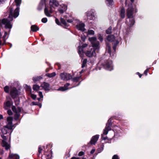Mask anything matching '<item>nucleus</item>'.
Wrapping results in <instances>:
<instances>
[{
    "label": "nucleus",
    "instance_id": "1",
    "mask_svg": "<svg viewBox=\"0 0 159 159\" xmlns=\"http://www.w3.org/2000/svg\"><path fill=\"white\" fill-rule=\"evenodd\" d=\"M50 7L48 8L46 7L45 0H41L39 5L41 9L44 7H45L44 9V13L46 16L50 17L51 16V14L52 13L54 10L52 8L58 6V3L55 0H50L49 1Z\"/></svg>",
    "mask_w": 159,
    "mask_h": 159
},
{
    "label": "nucleus",
    "instance_id": "2",
    "mask_svg": "<svg viewBox=\"0 0 159 159\" xmlns=\"http://www.w3.org/2000/svg\"><path fill=\"white\" fill-rule=\"evenodd\" d=\"M16 4V8L13 11V9L12 6L10 7L8 9L7 15H8L7 18H4L2 20H13L16 19L19 15L20 6L21 4V0H15Z\"/></svg>",
    "mask_w": 159,
    "mask_h": 159
},
{
    "label": "nucleus",
    "instance_id": "3",
    "mask_svg": "<svg viewBox=\"0 0 159 159\" xmlns=\"http://www.w3.org/2000/svg\"><path fill=\"white\" fill-rule=\"evenodd\" d=\"M93 48L87 51L85 54L86 56L89 57H91L96 56V52L99 48V43L95 37H92L89 38Z\"/></svg>",
    "mask_w": 159,
    "mask_h": 159
},
{
    "label": "nucleus",
    "instance_id": "4",
    "mask_svg": "<svg viewBox=\"0 0 159 159\" xmlns=\"http://www.w3.org/2000/svg\"><path fill=\"white\" fill-rule=\"evenodd\" d=\"M137 11V10L135 7H133L132 4H129L126 10V16L127 18L129 19H133L135 16L134 14Z\"/></svg>",
    "mask_w": 159,
    "mask_h": 159
},
{
    "label": "nucleus",
    "instance_id": "5",
    "mask_svg": "<svg viewBox=\"0 0 159 159\" xmlns=\"http://www.w3.org/2000/svg\"><path fill=\"white\" fill-rule=\"evenodd\" d=\"M85 14L89 20H94L96 18V13L94 9H91L86 12Z\"/></svg>",
    "mask_w": 159,
    "mask_h": 159
},
{
    "label": "nucleus",
    "instance_id": "6",
    "mask_svg": "<svg viewBox=\"0 0 159 159\" xmlns=\"http://www.w3.org/2000/svg\"><path fill=\"white\" fill-rule=\"evenodd\" d=\"M110 122V120H108L106 126L104 130L103 134L102 135V138L104 140H106L107 139V137L105 136V135H107L108 133V131L111 129L110 126L111 124V123H109Z\"/></svg>",
    "mask_w": 159,
    "mask_h": 159
},
{
    "label": "nucleus",
    "instance_id": "7",
    "mask_svg": "<svg viewBox=\"0 0 159 159\" xmlns=\"http://www.w3.org/2000/svg\"><path fill=\"white\" fill-rule=\"evenodd\" d=\"M0 26L11 29L12 27V25L10 20H0Z\"/></svg>",
    "mask_w": 159,
    "mask_h": 159
},
{
    "label": "nucleus",
    "instance_id": "8",
    "mask_svg": "<svg viewBox=\"0 0 159 159\" xmlns=\"http://www.w3.org/2000/svg\"><path fill=\"white\" fill-rule=\"evenodd\" d=\"M12 109L13 111L16 113L15 115L14 118L16 120L18 119L20 116V112L21 111V109L19 107L16 108L15 106H12Z\"/></svg>",
    "mask_w": 159,
    "mask_h": 159
},
{
    "label": "nucleus",
    "instance_id": "9",
    "mask_svg": "<svg viewBox=\"0 0 159 159\" xmlns=\"http://www.w3.org/2000/svg\"><path fill=\"white\" fill-rule=\"evenodd\" d=\"M61 80H67L72 78L71 75L69 73H63L60 75Z\"/></svg>",
    "mask_w": 159,
    "mask_h": 159
},
{
    "label": "nucleus",
    "instance_id": "10",
    "mask_svg": "<svg viewBox=\"0 0 159 159\" xmlns=\"http://www.w3.org/2000/svg\"><path fill=\"white\" fill-rule=\"evenodd\" d=\"M13 118L12 117L9 116L7 117V125L5 126L9 129H13L14 125L12 124V120Z\"/></svg>",
    "mask_w": 159,
    "mask_h": 159
},
{
    "label": "nucleus",
    "instance_id": "11",
    "mask_svg": "<svg viewBox=\"0 0 159 159\" xmlns=\"http://www.w3.org/2000/svg\"><path fill=\"white\" fill-rule=\"evenodd\" d=\"M1 137L3 139V140L2 141V146L3 147H5L6 149L7 150L10 148V145L9 143L5 141V140H6V136L4 135H1Z\"/></svg>",
    "mask_w": 159,
    "mask_h": 159
},
{
    "label": "nucleus",
    "instance_id": "12",
    "mask_svg": "<svg viewBox=\"0 0 159 159\" xmlns=\"http://www.w3.org/2000/svg\"><path fill=\"white\" fill-rule=\"evenodd\" d=\"M88 44L86 43L83 44L81 46H79L78 48V52L81 57H83V55L84 53L83 49L84 48L87 47Z\"/></svg>",
    "mask_w": 159,
    "mask_h": 159
},
{
    "label": "nucleus",
    "instance_id": "13",
    "mask_svg": "<svg viewBox=\"0 0 159 159\" xmlns=\"http://www.w3.org/2000/svg\"><path fill=\"white\" fill-rule=\"evenodd\" d=\"M104 67L109 70H111L113 69L112 62L111 61H107L104 65Z\"/></svg>",
    "mask_w": 159,
    "mask_h": 159
},
{
    "label": "nucleus",
    "instance_id": "14",
    "mask_svg": "<svg viewBox=\"0 0 159 159\" xmlns=\"http://www.w3.org/2000/svg\"><path fill=\"white\" fill-rule=\"evenodd\" d=\"M67 9V6L64 4H62L58 6V11L59 13L62 14Z\"/></svg>",
    "mask_w": 159,
    "mask_h": 159
},
{
    "label": "nucleus",
    "instance_id": "15",
    "mask_svg": "<svg viewBox=\"0 0 159 159\" xmlns=\"http://www.w3.org/2000/svg\"><path fill=\"white\" fill-rule=\"evenodd\" d=\"M12 130L5 126L2 129V132L3 134H6L7 133H10V134L12 132Z\"/></svg>",
    "mask_w": 159,
    "mask_h": 159
},
{
    "label": "nucleus",
    "instance_id": "16",
    "mask_svg": "<svg viewBox=\"0 0 159 159\" xmlns=\"http://www.w3.org/2000/svg\"><path fill=\"white\" fill-rule=\"evenodd\" d=\"M10 94L13 98H15L18 95L17 91L16 88H13L11 90Z\"/></svg>",
    "mask_w": 159,
    "mask_h": 159
},
{
    "label": "nucleus",
    "instance_id": "17",
    "mask_svg": "<svg viewBox=\"0 0 159 159\" xmlns=\"http://www.w3.org/2000/svg\"><path fill=\"white\" fill-rule=\"evenodd\" d=\"M84 26L85 25L84 23H80L76 25V28L79 30H81L83 32L85 30V29L84 28Z\"/></svg>",
    "mask_w": 159,
    "mask_h": 159
},
{
    "label": "nucleus",
    "instance_id": "18",
    "mask_svg": "<svg viewBox=\"0 0 159 159\" xmlns=\"http://www.w3.org/2000/svg\"><path fill=\"white\" fill-rule=\"evenodd\" d=\"M55 22L58 25L62 26H67L68 25L66 20H55Z\"/></svg>",
    "mask_w": 159,
    "mask_h": 159
},
{
    "label": "nucleus",
    "instance_id": "19",
    "mask_svg": "<svg viewBox=\"0 0 159 159\" xmlns=\"http://www.w3.org/2000/svg\"><path fill=\"white\" fill-rule=\"evenodd\" d=\"M99 137V135H96L93 136L90 141L91 144H94L98 140Z\"/></svg>",
    "mask_w": 159,
    "mask_h": 159
},
{
    "label": "nucleus",
    "instance_id": "20",
    "mask_svg": "<svg viewBox=\"0 0 159 159\" xmlns=\"http://www.w3.org/2000/svg\"><path fill=\"white\" fill-rule=\"evenodd\" d=\"M41 86L45 90H49L50 89V85L49 84L46 82H43L42 83Z\"/></svg>",
    "mask_w": 159,
    "mask_h": 159
},
{
    "label": "nucleus",
    "instance_id": "21",
    "mask_svg": "<svg viewBox=\"0 0 159 159\" xmlns=\"http://www.w3.org/2000/svg\"><path fill=\"white\" fill-rule=\"evenodd\" d=\"M70 85V84L67 83L65 85L64 87H61L58 89L57 90L64 91L69 89H70L71 88H68L67 87Z\"/></svg>",
    "mask_w": 159,
    "mask_h": 159
},
{
    "label": "nucleus",
    "instance_id": "22",
    "mask_svg": "<svg viewBox=\"0 0 159 159\" xmlns=\"http://www.w3.org/2000/svg\"><path fill=\"white\" fill-rule=\"evenodd\" d=\"M8 158L9 159H19V157L17 155L11 153L10 152Z\"/></svg>",
    "mask_w": 159,
    "mask_h": 159
},
{
    "label": "nucleus",
    "instance_id": "23",
    "mask_svg": "<svg viewBox=\"0 0 159 159\" xmlns=\"http://www.w3.org/2000/svg\"><path fill=\"white\" fill-rule=\"evenodd\" d=\"M107 40L109 42H116V40H117V39H115L114 36L113 35H109L107 39Z\"/></svg>",
    "mask_w": 159,
    "mask_h": 159
},
{
    "label": "nucleus",
    "instance_id": "24",
    "mask_svg": "<svg viewBox=\"0 0 159 159\" xmlns=\"http://www.w3.org/2000/svg\"><path fill=\"white\" fill-rule=\"evenodd\" d=\"M39 29V28L35 25H32L31 27V30L33 32L37 31Z\"/></svg>",
    "mask_w": 159,
    "mask_h": 159
},
{
    "label": "nucleus",
    "instance_id": "25",
    "mask_svg": "<svg viewBox=\"0 0 159 159\" xmlns=\"http://www.w3.org/2000/svg\"><path fill=\"white\" fill-rule=\"evenodd\" d=\"M125 10L124 7L121 8L120 12V16L122 19L124 18L125 17Z\"/></svg>",
    "mask_w": 159,
    "mask_h": 159
},
{
    "label": "nucleus",
    "instance_id": "26",
    "mask_svg": "<svg viewBox=\"0 0 159 159\" xmlns=\"http://www.w3.org/2000/svg\"><path fill=\"white\" fill-rule=\"evenodd\" d=\"M11 103L9 101H7L4 104V108L5 109H7L8 107H10L11 104Z\"/></svg>",
    "mask_w": 159,
    "mask_h": 159
},
{
    "label": "nucleus",
    "instance_id": "27",
    "mask_svg": "<svg viewBox=\"0 0 159 159\" xmlns=\"http://www.w3.org/2000/svg\"><path fill=\"white\" fill-rule=\"evenodd\" d=\"M106 51H107V52L110 54V56H111V46L107 43V47H106Z\"/></svg>",
    "mask_w": 159,
    "mask_h": 159
},
{
    "label": "nucleus",
    "instance_id": "28",
    "mask_svg": "<svg viewBox=\"0 0 159 159\" xmlns=\"http://www.w3.org/2000/svg\"><path fill=\"white\" fill-rule=\"evenodd\" d=\"M106 2L109 6H111L114 4L113 0H106Z\"/></svg>",
    "mask_w": 159,
    "mask_h": 159
},
{
    "label": "nucleus",
    "instance_id": "29",
    "mask_svg": "<svg viewBox=\"0 0 159 159\" xmlns=\"http://www.w3.org/2000/svg\"><path fill=\"white\" fill-rule=\"evenodd\" d=\"M126 23L129 26H131L134 23V20H127Z\"/></svg>",
    "mask_w": 159,
    "mask_h": 159
},
{
    "label": "nucleus",
    "instance_id": "30",
    "mask_svg": "<svg viewBox=\"0 0 159 159\" xmlns=\"http://www.w3.org/2000/svg\"><path fill=\"white\" fill-rule=\"evenodd\" d=\"M42 78L41 76H34L33 77V80L34 82H36Z\"/></svg>",
    "mask_w": 159,
    "mask_h": 159
},
{
    "label": "nucleus",
    "instance_id": "31",
    "mask_svg": "<svg viewBox=\"0 0 159 159\" xmlns=\"http://www.w3.org/2000/svg\"><path fill=\"white\" fill-rule=\"evenodd\" d=\"M56 75L55 72H53L51 73H47L46 74V76L49 77L51 78L55 76Z\"/></svg>",
    "mask_w": 159,
    "mask_h": 159
},
{
    "label": "nucleus",
    "instance_id": "32",
    "mask_svg": "<svg viewBox=\"0 0 159 159\" xmlns=\"http://www.w3.org/2000/svg\"><path fill=\"white\" fill-rule=\"evenodd\" d=\"M33 88L34 90L37 91L39 89L40 87L38 85L35 84L33 85Z\"/></svg>",
    "mask_w": 159,
    "mask_h": 159
},
{
    "label": "nucleus",
    "instance_id": "33",
    "mask_svg": "<svg viewBox=\"0 0 159 159\" xmlns=\"http://www.w3.org/2000/svg\"><path fill=\"white\" fill-rule=\"evenodd\" d=\"M26 87V90L28 91L30 93H31V89L30 87L28 86L27 85H25Z\"/></svg>",
    "mask_w": 159,
    "mask_h": 159
},
{
    "label": "nucleus",
    "instance_id": "34",
    "mask_svg": "<svg viewBox=\"0 0 159 159\" xmlns=\"http://www.w3.org/2000/svg\"><path fill=\"white\" fill-rule=\"evenodd\" d=\"M87 62V60L86 59H84L83 61L82 64V67L83 68L85 66L86 63Z\"/></svg>",
    "mask_w": 159,
    "mask_h": 159
},
{
    "label": "nucleus",
    "instance_id": "35",
    "mask_svg": "<svg viewBox=\"0 0 159 159\" xmlns=\"http://www.w3.org/2000/svg\"><path fill=\"white\" fill-rule=\"evenodd\" d=\"M112 28L109 27L106 31V33L107 34H110L111 32Z\"/></svg>",
    "mask_w": 159,
    "mask_h": 159
},
{
    "label": "nucleus",
    "instance_id": "36",
    "mask_svg": "<svg viewBox=\"0 0 159 159\" xmlns=\"http://www.w3.org/2000/svg\"><path fill=\"white\" fill-rule=\"evenodd\" d=\"M94 32L93 30H89L88 31V33L86 34H87L91 35V34H94Z\"/></svg>",
    "mask_w": 159,
    "mask_h": 159
},
{
    "label": "nucleus",
    "instance_id": "37",
    "mask_svg": "<svg viewBox=\"0 0 159 159\" xmlns=\"http://www.w3.org/2000/svg\"><path fill=\"white\" fill-rule=\"evenodd\" d=\"M119 42L118 41L116 40V42L114 43V45L113 47V48L115 51L116 50V46L118 44Z\"/></svg>",
    "mask_w": 159,
    "mask_h": 159
},
{
    "label": "nucleus",
    "instance_id": "38",
    "mask_svg": "<svg viewBox=\"0 0 159 159\" xmlns=\"http://www.w3.org/2000/svg\"><path fill=\"white\" fill-rule=\"evenodd\" d=\"M80 78V77H76L73 78L72 80L74 82H77L79 80Z\"/></svg>",
    "mask_w": 159,
    "mask_h": 159
},
{
    "label": "nucleus",
    "instance_id": "39",
    "mask_svg": "<svg viewBox=\"0 0 159 159\" xmlns=\"http://www.w3.org/2000/svg\"><path fill=\"white\" fill-rule=\"evenodd\" d=\"M9 88L8 86H6L4 88V90L7 93H9Z\"/></svg>",
    "mask_w": 159,
    "mask_h": 159
},
{
    "label": "nucleus",
    "instance_id": "40",
    "mask_svg": "<svg viewBox=\"0 0 159 159\" xmlns=\"http://www.w3.org/2000/svg\"><path fill=\"white\" fill-rule=\"evenodd\" d=\"M98 39L100 40L101 42H102L103 41L102 36L100 34H98Z\"/></svg>",
    "mask_w": 159,
    "mask_h": 159
},
{
    "label": "nucleus",
    "instance_id": "41",
    "mask_svg": "<svg viewBox=\"0 0 159 159\" xmlns=\"http://www.w3.org/2000/svg\"><path fill=\"white\" fill-rule=\"evenodd\" d=\"M43 150V147L39 146V153H41L42 152V151Z\"/></svg>",
    "mask_w": 159,
    "mask_h": 159
},
{
    "label": "nucleus",
    "instance_id": "42",
    "mask_svg": "<svg viewBox=\"0 0 159 159\" xmlns=\"http://www.w3.org/2000/svg\"><path fill=\"white\" fill-rule=\"evenodd\" d=\"M19 99H17V100H15V104L16 105H18L19 104Z\"/></svg>",
    "mask_w": 159,
    "mask_h": 159
},
{
    "label": "nucleus",
    "instance_id": "43",
    "mask_svg": "<svg viewBox=\"0 0 159 159\" xmlns=\"http://www.w3.org/2000/svg\"><path fill=\"white\" fill-rule=\"evenodd\" d=\"M112 159H119V158L117 155H115L112 157Z\"/></svg>",
    "mask_w": 159,
    "mask_h": 159
},
{
    "label": "nucleus",
    "instance_id": "44",
    "mask_svg": "<svg viewBox=\"0 0 159 159\" xmlns=\"http://www.w3.org/2000/svg\"><path fill=\"white\" fill-rule=\"evenodd\" d=\"M7 35V32H5L4 33V36L3 37V40L5 41V40L6 39V36Z\"/></svg>",
    "mask_w": 159,
    "mask_h": 159
},
{
    "label": "nucleus",
    "instance_id": "45",
    "mask_svg": "<svg viewBox=\"0 0 159 159\" xmlns=\"http://www.w3.org/2000/svg\"><path fill=\"white\" fill-rule=\"evenodd\" d=\"M31 97L33 99H35L36 98V95L33 94H31Z\"/></svg>",
    "mask_w": 159,
    "mask_h": 159
},
{
    "label": "nucleus",
    "instance_id": "46",
    "mask_svg": "<svg viewBox=\"0 0 159 159\" xmlns=\"http://www.w3.org/2000/svg\"><path fill=\"white\" fill-rule=\"evenodd\" d=\"M39 96L40 97V98H43V95L42 94V92H41L39 91Z\"/></svg>",
    "mask_w": 159,
    "mask_h": 159
},
{
    "label": "nucleus",
    "instance_id": "47",
    "mask_svg": "<svg viewBox=\"0 0 159 159\" xmlns=\"http://www.w3.org/2000/svg\"><path fill=\"white\" fill-rule=\"evenodd\" d=\"M7 113L9 115H11L12 114V112L10 110H9L7 111Z\"/></svg>",
    "mask_w": 159,
    "mask_h": 159
},
{
    "label": "nucleus",
    "instance_id": "48",
    "mask_svg": "<svg viewBox=\"0 0 159 159\" xmlns=\"http://www.w3.org/2000/svg\"><path fill=\"white\" fill-rule=\"evenodd\" d=\"M84 154V153L83 152H80L78 154L79 156H82Z\"/></svg>",
    "mask_w": 159,
    "mask_h": 159
},
{
    "label": "nucleus",
    "instance_id": "49",
    "mask_svg": "<svg viewBox=\"0 0 159 159\" xmlns=\"http://www.w3.org/2000/svg\"><path fill=\"white\" fill-rule=\"evenodd\" d=\"M149 70V69H147L145 71H144V73L146 75H147V73L148 72V71Z\"/></svg>",
    "mask_w": 159,
    "mask_h": 159
},
{
    "label": "nucleus",
    "instance_id": "50",
    "mask_svg": "<svg viewBox=\"0 0 159 159\" xmlns=\"http://www.w3.org/2000/svg\"><path fill=\"white\" fill-rule=\"evenodd\" d=\"M81 39H82V40L84 41L85 40V39L86 38V37L85 36H81Z\"/></svg>",
    "mask_w": 159,
    "mask_h": 159
},
{
    "label": "nucleus",
    "instance_id": "51",
    "mask_svg": "<svg viewBox=\"0 0 159 159\" xmlns=\"http://www.w3.org/2000/svg\"><path fill=\"white\" fill-rule=\"evenodd\" d=\"M95 149H92V150L91 151V152H90L91 153V154H93V153H94V152H95Z\"/></svg>",
    "mask_w": 159,
    "mask_h": 159
},
{
    "label": "nucleus",
    "instance_id": "52",
    "mask_svg": "<svg viewBox=\"0 0 159 159\" xmlns=\"http://www.w3.org/2000/svg\"><path fill=\"white\" fill-rule=\"evenodd\" d=\"M32 103L33 105H38L37 103L35 102H33Z\"/></svg>",
    "mask_w": 159,
    "mask_h": 159
},
{
    "label": "nucleus",
    "instance_id": "53",
    "mask_svg": "<svg viewBox=\"0 0 159 159\" xmlns=\"http://www.w3.org/2000/svg\"><path fill=\"white\" fill-rule=\"evenodd\" d=\"M137 74L139 75L140 78H141L142 76V75L140 74L139 72H137Z\"/></svg>",
    "mask_w": 159,
    "mask_h": 159
},
{
    "label": "nucleus",
    "instance_id": "54",
    "mask_svg": "<svg viewBox=\"0 0 159 159\" xmlns=\"http://www.w3.org/2000/svg\"><path fill=\"white\" fill-rule=\"evenodd\" d=\"M71 159H80L79 158H76L75 157H72Z\"/></svg>",
    "mask_w": 159,
    "mask_h": 159
},
{
    "label": "nucleus",
    "instance_id": "55",
    "mask_svg": "<svg viewBox=\"0 0 159 159\" xmlns=\"http://www.w3.org/2000/svg\"><path fill=\"white\" fill-rule=\"evenodd\" d=\"M47 20H42V21L43 23H46Z\"/></svg>",
    "mask_w": 159,
    "mask_h": 159
},
{
    "label": "nucleus",
    "instance_id": "56",
    "mask_svg": "<svg viewBox=\"0 0 159 159\" xmlns=\"http://www.w3.org/2000/svg\"><path fill=\"white\" fill-rule=\"evenodd\" d=\"M6 0H0V3L4 2Z\"/></svg>",
    "mask_w": 159,
    "mask_h": 159
},
{
    "label": "nucleus",
    "instance_id": "57",
    "mask_svg": "<svg viewBox=\"0 0 159 159\" xmlns=\"http://www.w3.org/2000/svg\"><path fill=\"white\" fill-rule=\"evenodd\" d=\"M67 22H68V23H71L72 22V20H67Z\"/></svg>",
    "mask_w": 159,
    "mask_h": 159
},
{
    "label": "nucleus",
    "instance_id": "58",
    "mask_svg": "<svg viewBox=\"0 0 159 159\" xmlns=\"http://www.w3.org/2000/svg\"><path fill=\"white\" fill-rule=\"evenodd\" d=\"M41 20H47V18H42Z\"/></svg>",
    "mask_w": 159,
    "mask_h": 159
},
{
    "label": "nucleus",
    "instance_id": "59",
    "mask_svg": "<svg viewBox=\"0 0 159 159\" xmlns=\"http://www.w3.org/2000/svg\"><path fill=\"white\" fill-rule=\"evenodd\" d=\"M130 0L131 2L132 3L134 1V0Z\"/></svg>",
    "mask_w": 159,
    "mask_h": 159
},
{
    "label": "nucleus",
    "instance_id": "60",
    "mask_svg": "<svg viewBox=\"0 0 159 159\" xmlns=\"http://www.w3.org/2000/svg\"><path fill=\"white\" fill-rule=\"evenodd\" d=\"M40 98H38V100L39 101H40Z\"/></svg>",
    "mask_w": 159,
    "mask_h": 159
},
{
    "label": "nucleus",
    "instance_id": "61",
    "mask_svg": "<svg viewBox=\"0 0 159 159\" xmlns=\"http://www.w3.org/2000/svg\"><path fill=\"white\" fill-rule=\"evenodd\" d=\"M39 106L40 107H41V105L40 104H39Z\"/></svg>",
    "mask_w": 159,
    "mask_h": 159
},
{
    "label": "nucleus",
    "instance_id": "62",
    "mask_svg": "<svg viewBox=\"0 0 159 159\" xmlns=\"http://www.w3.org/2000/svg\"><path fill=\"white\" fill-rule=\"evenodd\" d=\"M61 20H65V19L61 18Z\"/></svg>",
    "mask_w": 159,
    "mask_h": 159
},
{
    "label": "nucleus",
    "instance_id": "63",
    "mask_svg": "<svg viewBox=\"0 0 159 159\" xmlns=\"http://www.w3.org/2000/svg\"><path fill=\"white\" fill-rule=\"evenodd\" d=\"M2 153H3V152H0V154H2Z\"/></svg>",
    "mask_w": 159,
    "mask_h": 159
},
{
    "label": "nucleus",
    "instance_id": "64",
    "mask_svg": "<svg viewBox=\"0 0 159 159\" xmlns=\"http://www.w3.org/2000/svg\"><path fill=\"white\" fill-rule=\"evenodd\" d=\"M126 0H126V1H125V3L126 4Z\"/></svg>",
    "mask_w": 159,
    "mask_h": 159
}]
</instances>
